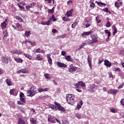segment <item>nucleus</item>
<instances>
[{"instance_id": "nucleus-48", "label": "nucleus", "mask_w": 124, "mask_h": 124, "mask_svg": "<svg viewBox=\"0 0 124 124\" xmlns=\"http://www.w3.org/2000/svg\"><path fill=\"white\" fill-rule=\"evenodd\" d=\"M106 27L107 28H110V27H111V23H110V21H108L107 22Z\"/></svg>"}, {"instance_id": "nucleus-35", "label": "nucleus", "mask_w": 124, "mask_h": 124, "mask_svg": "<svg viewBox=\"0 0 124 124\" xmlns=\"http://www.w3.org/2000/svg\"><path fill=\"white\" fill-rule=\"evenodd\" d=\"M91 37L92 39V40H95L96 41H98L97 38L95 35L93 34L91 35Z\"/></svg>"}, {"instance_id": "nucleus-23", "label": "nucleus", "mask_w": 124, "mask_h": 124, "mask_svg": "<svg viewBox=\"0 0 124 124\" xmlns=\"http://www.w3.org/2000/svg\"><path fill=\"white\" fill-rule=\"evenodd\" d=\"M47 12L50 14H54V13L55 12V7H53L52 9H48Z\"/></svg>"}, {"instance_id": "nucleus-21", "label": "nucleus", "mask_w": 124, "mask_h": 124, "mask_svg": "<svg viewBox=\"0 0 124 124\" xmlns=\"http://www.w3.org/2000/svg\"><path fill=\"white\" fill-rule=\"evenodd\" d=\"M30 121L32 124H37V120L36 119H34L33 118H30Z\"/></svg>"}, {"instance_id": "nucleus-38", "label": "nucleus", "mask_w": 124, "mask_h": 124, "mask_svg": "<svg viewBox=\"0 0 124 124\" xmlns=\"http://www.w3.org/2000/svg\"><path fill=\"white\" fill-rule=\"evenodd\" d=\"M75 116L76 117V118H77L78 119H82V115L79 113H77L75 114Z\"/></svg>"}, {"instance_id": "nucleus-10", "label": "nucleus", "mask_w": 124, "mask_h": 124, "mask_svg": "<svg viewBox=\"0 0 124 124\" xmlns=\"http://www.w3.org/2000/svg\"><path fill=\"white\" fill-rule=\"evenodd\" d=\"M104 62V65L106 66H107L108 67H111V66H112V62H109L108 60H105Z\"/></svg>"}, {"instance_id": "nucleus-33", "label": "nucleus", "mask_w": 124, "mask_h": 124, "mask_svg": "<svg viewBox=\"0 0 124 124\" xmlns=\"http://www.w3.org/2000/svg\"><path fill=\"white\" fill-rule=\"evenodd\" d=\"M16 20H19V22H21V23H23L24 22V20H23V18H21L20 16H16Z\"/></svg>"}, {"instance_id": "nucleus-55", "label": "nucleus", "mask_w": 124, "mask_h": 124, "mask_svg": "<svg viewBox=\"0 0 124 124\" xmlns=\"http://www.w3.org/2000/svg\"><path fill=\"white\" fill-rule=\"evenodd\" d=\"M96 20L98 23H101V20L98 18V17H96Z\"/></svg>"}, {"instance_id": "nucleus-34", "label": "nucleus", "mask_w": 124, "mask_h": 124, "mask_svg": "<svg viewBox=\"0 0 124 124\" xmlns=\"http://www.w3.org/2000/svg\"><path fill=\"white\" fill-rule=\"evenodd\" d=\"M95 3H97V4H98V5H103L105 6V5H107V4H106V3H104L102 2H98L97 1H95Z\"/></svg>"}, {"instance_id": "nucleus-54", "label": "nucleus", "mask_w": 124, "mask_h": 124, "mask_svg": "<svg viewBox=\"0 0 124 124\" xmlns=\"http://www.w3.org/2000/svg\"><path fill=\"white\" fill-rule=\"evenodd\" d=\"M103 11L104 12H106L107 13H108L109 11H108V8H105L103 9Z\"/></svg>"}, {"instance_id": "nucleus-4", "label": "nucleus", "mask_w": 124, "mask_h": 124, "mask_svg": "<svg viewBox=\"0 0 124 124\" xmlns=\"http://www.w3.org/2000/svg\"><path fill=\"white\" fill-rule=\"evenodd\" d=\"M47 121L49 123H52V124H55V123H56V117L49 114L48 115Z\"/></svg>"}, {"instance_id": "nucleus-40", "label": "nucleus", "mask_w": 124, "mask_h": 124, "mask_svg": "<svg viewBox=\"0 0 124 124\" xmlns=\"http://www.w3.org/2000/svg\"><path fill=\"white\" fill-rule=\"evenodd\" d=\"M78 25V22H75L73 24H72V28L73 29H74L76 28V27Z\"/></svg>"}, {"instance_id": "nucleus-17", "label": "nucleus", "mask_w": 124, "mask_h": 124, "mask_svg": "<svg viewBox=\"0 0 124 124\" xmlns=\"http://www.w3.org/2000/svg\"><path fill=\"white\" fill-rule=\"evenodd\" d=\"M65 60L68 62H74V60L70 57V55L65 56Z\"/></svg>"}, {"instance_id": "nucleus-6", "label": "nucleus", "mask_w": 124, "mask_h": 124, "mask_svg": "<svg viewBox=\"0 0 124 124\" xmlns=\"http://www.w3.org/2000/svg\"><path fill=\"white\" fill-rule=\"evenodd\" d=\"M77 68H78V67L74 66L73 64H71L70 65V68L68 69V71L70 72V73H72V72H75V71L77 70Z\"/></svg>"}, {"instance_id": "nucleus-50", "label": "nucleus", "mask_w": 124, "mask_h": 124, "mask_svg": "<svg viewBox=\"0 0 124 124\" xmlns=\"http://www.w3.org/2000/svg\"><path fill=\"white\" fill-rule=\"evenodd\" d=\"M24 96H25V94H24V93H23L22 92H20L19 94L20 98H23Z\"/></svg>"}, {"instance_id": "nucleus-44", "label": "nucleus", "mask_w": 124, "mask_h": 124, "mask_svg": "<svg viewBox=\"0 0 124 124\" xmlns=\"http://www.w3.org/2000/svg\"><path fill=\"white\" fill-rule=\"evenodd\" d=\"M96 42H98V41L93 40V41L89 43L88 45H91V44H94V43H96Z\"/></svg>"}, {"instance_id": "nucleus-64", "label": "nucleus", "mask_w": 124, "mask_h": 124, "mask_svg": "<svg viewBox=\"0 0 124 124\" xmlns=\"http://www.w3.org/2000/svg\"><path fill=\"white\" fill-rule=\"evenodd\" d=\"M39 93H42L43 92V89L39 88L38 90Z\"/></svg>"}, {"instance_id": "nucleus-16", "label": "nucleus", "mask_w": 124, "mask_h": 124, "mask_svg": "<svg viewBox=\"0 0 124 124\" xmlns=\"http://www.w3.org/2000/svg\"><path fill=\"white\" fill-rule=\"evenodd\" d=\"M36 59L37 61H43L44 60L43 56L41 54H37L36 55Z\"/></svg>"}, {"instance_id": "nucleus-45", "label": "nucleus", "mask_w": 124, "mask_h": 124, "mask_svg": "<svg viewBox=\"0 0 124 124\" xmlns=\"http://www.w3.org/2000/svg\"><path fill=\"white\" fill-rule=\"evenodd\" d=\"M46 23L47 26H50V25L52 24V21H51L49 19L47 22H46Z\"/></svg>"}, {"instance_id": "nucleus-32", "label": "nucleus", "mask_w": 124, "mask_h": 124, "mask_svg": "<svg viewBox=\"0 0 124 124\" xmlns=\"http://www.w3.org/2000/svg\"><path fill=\"white\" fill-rule=\"evenodd\" d=\"M25 35L24 36H27V37H28V36H30L31 33V31H26L25 32Z\"/></svg>"}, {"instance_id": "nucleus-28", "label": "nucleus", "mask_w": 124, "mask_h": 124, "mask_svg": "<svg viewBox=\"0 0 124 124\" xmlns=\"http://www.w3.org/2000/svg\"><path fill=\"white\" fill-rule=\"evenodd\" d=\"M37 53H42V54H45V51L42 50L40 48H38L36 50Z\"/></svg>"}, {"instance_id": "nucleus-39", "label": "nucleus", "mask_w": 124, "mask_h": 124, "mask_svg": "<svg viewBox=\"0 0 124 124\" xmlns=\"http://www.w3.org/2000/svg\"><path fill=\"white\" fill-rule=\"evenodd\" d=\"M105 33L106 34H108V36H111V32L109 31V30H105Z\"/></svg>"}, {"instance_id": "nucleus-47", "label": "nucleus", "mask_w": 124, "mask_h": 124, "mask_svg": "<svg viewBox=\"0 0 124 124\" xmlns=\"http://www.w3.org/2000/svg\"><path fill=\"white\" fill-rule=\"evenodd\" d=\"M108 74L109 77H110V78H114V76L113 75V74H112V72H108Z\"/></svg>"}, {"instance_id": "nucleus-42", "label": "nucleus", "mask_w": 124, "mask_h": 124, "mask_svg": "<svg viewBox=\"0 0 124 124\" xmlns=\"http://www.w3.org/2000/svg\"><path fill=\"white\" fill-rule=\"evenodd\" d=\"M28 43H30L31 45H33V46L36 45V42H31V41H29L28 42Z\"/></svg>"}, {"instance_id": "nucleus-61", "label": "nucleus", "mask_w": 124, "mask_h": 124, "mask_svg": "<svg viewBox=\"0 0 124 124\" xmlns=\"http://www.w3.org/2000/svg\"><path fill=\"white\" fill-rule=\"evenodd\" d=\"M61 54H62V56H65V55H66V52H65V51H62L61 52Z\"/></svg>"}, {"instance_id": "nucleus-15", "label": "nucleus", "mask_w": 124, "mask_h": 124, "mask_svg": "<svg viewBox=\"0 0 124 124\" xmlns=\"http://www.w3.org/2000/svg\"><path fill=\"white\" fill-rule=\"evenodd\" d=\"M47 58V61L48 62L49 64H52L53 63L52 58H51V54H48L46 55Z\"/></svg>"}, {"instance_id": "nucleus-30", "label": "nucleus", "mask_w": 124, "mask_h": 124, "mask_svg": "<svg viewBox=\"0 0 124 124\" xmlns=\"http://www.w3.org/2000/svg\"><path fill=\"white\" fill-rule=\"evenodd\" d=\"M24 56H25V57H26V58H27V59H28L30 61L32 60V57L29 54H27L26 53H24Z\"/></svg>"}, {"instance_id": "nucleus-8", "label": "nucleus", "mask_w": 124, "mask_h": 124, "mask_svg": "<svg viewBox=\"0 0 124 124\" xmlns=\"http://www.w3.org/2000/svg\"><path fill=\"white\" fill-rule=\"evenodd\" d=\"M85 86H86V84L82 81L78 82V83L75 85V87L76 88H78L79 87V86L84 88Z\"/></svg>"}, {"instance_id": "nucleus-7", "label": "nucleus", "mask_w": 124, "mask_h": 124, "mask_svg": "<svg viewBox=\"0 0 124 124\" xmlns=\"http://www.w3.org/2000/svg\"><path fill=\"white\" fill-rule=\"evenodd\" d=\"M95 84H90L88 87V90L90 93H94Z\"/></svg>"}, {"instance_id": "nucleus-59", "label": "nucleus", "mask_w": 124, "mask_h": 124, "mask_svg": "<svg viewBox=\"0 0 124 124\" xmlns=\"http://www.w3.org/2000/svg\"><path fill=\"white\" fill-rule=\"evenodd\" d=\"M120 103H121V105H123V106H124V99H122L121 100Z\"/></svg>"}, {"instance_id": "nucleus-46", "label": "nucleus", "mask_w": 124, "mask_h": 124, "mask_svg": "<svg viewBox=\"0 0 124 124\" xmlns=\"http://www.w3.org/2000/svg\"><path fill=\"white\" fill-rule=\"evenodd\" d=\"M94 6H95V4L93 2H91L90 4L91 8H94Z\"/></svg>"}, {"instance_id": "nucleus-31", "label": "nucleus", "mask_w": 124, "mask_h": 124, "mask_svg": "<svg viewBox=\"0 0 124 124\" xmlns=\"http://www.w3.org/2000/svg\"><path fill=\"white\" fill-rule=\"evenodd\" d=\"M112 70H113V71H118V72H121V69H120L119 67L115 66L112 68Z\"/></svg>"}, {"instance_id": "nucleus-26", "label": "nucleus", "mask_w": 124, "mask_h": 124, "mask_svg": "<svg viewBox=\"0 0 124 124\" xmlns=\"http://www.w3.org/2000/svg\"><path fill=\"white\" fill-rule=\"evenodd\" d=\"M49 19L50 21H53V22H56V21H57V18H56L54 15H52V16L49 17Z\"/></svg>"}, {"instance_id": "nucleus-58", "label": "nucleus", "mask_w": 124, "mask_h": 124, "mask_svg": "<svg viewBox=\"0 0 124 124\" xmlns=\"http://www.w3.org/2000/svg\"><path fill=\"white\" fill-rule=\"evenodd\" d=\"M16 28H20V27H22V25H21V24L19 23H16Z\"/></svg>"}, {"instance_id": "nucleus-29", "label": "nucleus", "mask_w": 124, "mask_h": 124, "mask_svg": "<svg viewBox=\"0 0 124 124\" xmlns=\"http://www.w3.org/2000/svg\"><path fill=\"white\" fill-rule=\"evenodd\" d=\"M44 76L46 80H50V79H51V76L49 74L46 73L44 75Z\"/></svg>"}, {"instance_id": "nucleus-9", "label": "nucleus", "mask_w": 124, "mask_h": 124, "mask_svg": "<svg viewBox=\"0 0 124 124\" xmlns=\"http://www.w3.org/2000/svg\"><path fill=\"white\" fill-rule=\"evenodd\" d=\"M17 73L18 74H20V73H24V74H27L29 73V70H27L26 68L22 69L17 71Z\"/></svg>"}, {"instance_id": "nucleus-37", "label": "nucleus", "mask_w": 124, "mask_h": 124, "mask_svg": "<svg viewBox=\"0 0 124 124\" xmlns=\"http://www.w3.org/2000/svg\"><path fill=\"white\" fill-rule=\"evenodd\" d=\"M86 43H82V44H81L79 47L78 48V50H81V49H82V48H83V47H84V46H86Z\"/></svg>"}, {"instance_id": "nucleus-18", "label": "nucleus", "mask_w": 124, "mask_h": 124, "mask_svg": "<svg viewBox=\"0 0 124 124\" xmlns=\"http://www.w3.org/2000/svg\"><path fill=\"white\" fill-rule=\"evenodd\" d=\"M92 33H93V31H90L88 32L85 31V32H83L81 34V35L82 36H88V35H90V34H92Z\"/></svg>"}, {"instance_id": "nucleus-24", "label": "nucleus", "mask_w": 124, "mask_h": 124, "mask_svg": "<svg viewBox=\"0 0 124 124\" xmlns=\"http://www.w3.org/2000/svg\"><path fill=\"white\" fill-rule=\"evenodd\" d=\"M1 60L3 63H8V59L6 57H2Z\"/></svg>"}, {"instance_id": "nucleus-2", "label": "nucleus", "mask_w": 124, "mask_h": 124, "mask_svg": "<svg viewBox=\"0 0 124 124\" xmlns=\"http://www.w3.org/2000/svg\"><path fill=\"white\" fill-rule=\"evenodd\" d=\"M66 98L67 103L71 105H73V104L75 102V97L72 94H67Z\"/></svg>"}, {"instance_id": "nucleus-1", "label": "nucleus", "mask_w": 124, "mask_h": 124, "mask_svg": "<svg viewBox=\"0 0 124 124\" xmlns=\"http://www.w3.org/2000/svg\"><path fill=\"white\" fill-rule=\"evenodd\" d=\"M54 104L55 105L51 104H49L48 105L49 108L52 109V110H55V111H57V110H59V111H61L62 112H65V109H64V108L62 106L60 103L57 102H55Z\"/></svg>"}, {"instance_id": "nucleus-12", "label": "nucleus", "mask_w": 124, "mask_h": 124, "mask_svg": "<svg viewBox=\"0 0 124 124\" xmlns=\"http://www.w3.org/2000/svg\"><path fill=\"white\" fill-rule=\"evenodd\" d=\"M87 61L88 62V64L89 65L90 69H93V66L92 65V58H91V56H90L89 55L88 56Z\"/></svg>"}, {"instance_id": "nucleus-43", "label": "nucleus", "mask_w": 124, "mask_h": 124, "mask_svg": "<svg viewBox=\"0 0 124 124\" xmlns=\"http://www.w3.org/2000/svg\"><path fill=\"white\" fill-rule=\"evenodd\" d=\"M66 37V34H64L63 35L59 36L57 37L58 38H64Z\"/></svg>"}, {"instance_id": "nucleus-63", "label": "nucleus", "mask_w": 124, "mask_h": 124, "mask_svg": "<svg viewBox=\"0 0 124 124\" xmlns=\"http://www.w3.org/2000/svg\"><path fill=\"white\" fill-rule=\"evenodd\" d=\"M124 83H122L121 85L118 87V89H122V88H124Z\"/></svg>"}, {"instance_id": "nucleus-5", "label": "nucleus", "mask_w": 124, "mask_h": 124, "mask_svg": "<svg viewBox=\"0 0 124 124\" xmlns=\"http://www.w3.org/2000/svg\"><path fill=\"white\" fill-rule=\"evenodd\" d=\"M108 93L110 94L116 95L119 93V90L118 89H109L108 91Z\"/></svg>"}, {"instance_id": "nucleus-53", "label": "nucleus", "mask_w": 124, "mask_h": 124, "mask_svg": "<svg viewBox=\"0 0 124 124\" xmlns=\"http://www.w3.org/2000/svg\"><path fill=\"white\" fill-rule=\"evenodd\" d=\"M66 15L67 17H70V16H72V14L70 12H67Z\"/></svg>"}, {"instance_id": "nucleus-60", "label": "nucleus", "mask_w": 124, "mask_h": 124, "mask_svg": "<svg viewBox=\"0 0 124 124\" xmlns=\"http://www.w3.org/2000/svg\"><path fill=\"white\" fill-rule=\"evenodd\" d=\"M104 62V60H99L98 62V64H101L102 63V62Z\"/></svg>"}, {"instance_id": "nucleus-36", "label": "nucleus", "mask_w": 124, "mask_h": 124, "mask_svg": "<svg viewBox=\"0 0 124 124\" xmlns=\"http://www.w3.org/2000/svg\"><path fill=\"white\" fill-rule=\"evenodd\" d=\"M15 51L16 52V54H17L18 55H22L23 54V52L20 50H15Z\"/></svg>"}, {"instance_id": "nucleus-49", "label": "nucleus", "mask_w": 124, "mask_h": 124, "mask_svg": "<svg viewBox=\"0 0 124 124\" xmlns=\"http://www.w3.org/2000/svg\"><path fill=\"white\" fill-rule=\"evenodd\" d=\"M20 100L21 102L24 103H26V100L25 99V98H20Z\"/></svg>"}, {"instance_id": "nucleus-14", "label": "nucleus", "mask_w": 124, "mask_h": 124, "mask_svg": "<svg viewBox=\"0 0 124 124\" xmlns=\"http://www.w3.org/2000/svg\"><path fill=\"white\" fill-rule=\"evenodd\" d=\"M112 30L113 31L112 32L113 35H116V33L118 32V29H117V27H116V26L113 25L112 26Z\"/></svg>"}, {"instance_id": "nucleus-62", "label": "nucleus", "mask_w": 124, "mask_h": 124, "mask_svg": "<svg viewBox=\"0 0 124 124\" xmlns=\"http://www.w3.org/2000/svg\"><path fill=\"white\" fill-rule=\"evenodd\" d=\"M17 104L18 105H22V104H24L23 102H22L21 101H17Z\"/></svg>"}, {"instance_id": "nucleus-56", "label": "nucleus", "mask_w": 124, "mask_h": 124, "mask_svg": "<svg viewBox=\"0 0 124 124\" xmlns=\"http://www.w3.org/2000/svg\"><path fill=\"white\" fill-rule=\"evenodd\" d=\"M80 108H82V106H81L80 104L77 105V109H78V110H79V109H80Z\"/></svg>"}, {"instance_id": "nucleus-11", "label": "nucleus", "mask_w": 124, "mask_h": 124, "mask_svg": "<svg viewBox=\"0 0 124 124\" xmlns=\"http://www.w3.org/2000/svg\"><path fill=\"white\" fill-rule=\"evenodd\" d=\"M57 64L59 67H63L64 68L67 67V65L60 62H57Z\"/></svg>"}, {"instance_id": "nucleus-3", "label": "nucleus", "mask_w": 124, "mask_h": 124, "mask_svg": "<svg viewBox=\"0 0 124 124\" xmlns=\"http://www.w3.org/2000/svg\"><path fill=\"white\" fill-rule=\"evenodd\" d=\"M35 90H36V87L32 86L30 90L28 91V93L29 94V96H33L35 94Z\"/></svg>"}, {"instance_id": "nucleus-41", "label": "nucleus", "mask_w": 124, "mask_h": 124, "mask_svg": "<svg viewBox=\"0 0 124 124\" xmlns=\"http://www.w3.org/2000/svg\"><path fill=\"white\" fill-rule=\"evenodd\" d=\"M17 4L19 8H20V9H21V10H24V9H25V8L23 6L20 5L19 3H17Z\"/></svg>"}, {"instance_id": "nucleus-57", "label": "nucleus", "mask_w": 124, "mask_h": 124, "mask_svg": "<svg viewBox=\"0 0 124 124\" xmlns=\"http://www.w3.org/2000/svg\"><path fill=\"white\" fill-rule=\"evenodd\" d=\"M76 91H77V92L78 93H82V91L81 89H80V87L76 88Z\"/></svg>"}, {"instance_id": "nucleus-27", "label": "nucleus", "mask_w": 124, "mask_h": 124, "mask_svg": "<svg viewBox=\"0 0 124 124\" xmlns=\"http://www.w3.org/2000/svg\"><path fill=\"white\" fill-rule=\"evenodd\" d=\"M17 124H26V123L22 119V118H19Z\"/></svg>"}, {"instance_id": "nucleus-51", "label": "nucleus", "mask_w": 124, "mask_h": 124, "mask_svg": "<svg viewBox=\"0 0 124 124\" xmlns=\"http://www.w3.org/2000/svg\"><path fill=\"white\" fill-rule=\"evenodd\" d=\"M62 124H69V122L66 120H64L62 121Z\"/></svg>"}, {"instance_id": "nucleus-52", "label": "nucleus", "mask_w": 124, "mask_h": 124, "mask_svg": "<svg viewBox=\"0 0 124 124\" xmlns=\"http://www.w3.org/2000/svg\"><path fill=\"white\" fill-rule=\"evenodd\" d=\"M115 6L117 8H119L120 7V6L119 5V3H118V2L116 1L115 2Z\"/></svg>"}, {"instance_id": "nucleus-22", "label": "nucleus", "mask_w": 124, "mask_h": 124, "mask_svg": "<svg viewBox=\"0 0 124 124\" xmlns=\"http://www.w3.org/2000/svg\"><path fill=\"white\" fill-rule=\"evenodd\" d=\"M5 81L8 86H12V81L11 80H10V79L7 78Z\"/></svg>"}, {"instance_id": "nucleus-13", "label": "nucleus", "mask_w": 124, "mask_h": 124, "mask_svg": "<svg viewBox=\"0 0 124 124\" xmlns=\"http://www.w3.org/2000/svg\"><path fill=\"white\" fill-rule=\"evenodd\" d=\"M6 26H7V20L6 19L3 23L1 24L2 30H4L5 28H6Z\"/></svg>"}, {"instance_id": "nucleus-20", "label": "nucleus", "mask_w": 124, "mask_h": 124, "mask_svg": "<svg viewBox=\"0 0 124 124\" xmlns=\"http://www.w3.org/2000/svg\"><path fill=\"white\" fill-rule=\"evenodd\" d=\"M10 94H12L13 95H17V91L14 89L10 90Z\"/></svg>"}, {"instance_id": "nucleus-19", "label": "nucleus", "mask_w": 124, "mask_h": 124, "mask_svg": "<svg viewBox=\"0 0 124 124\" xmlns=\"http://www.w3.org/2000/svg\"><path fill=\"white\" fill-rule=\"evenodd\" d=\"M15 61L17 62V63H23V59L22 58H17V57H16L14 58Z\"/></svg>"}, {"instance_id": "nucleus-25", "label": "nucleus", "mask_w": 124, "mask_h": 124, "mask_svg": "<svg viewBox=\"0 0 124 124\" xmlns=\"http://www.w3.org/2000/svg\"><path fill=\"white\" fill-rule=\"evenodd\" d=\"M3 39H6V37H7V31L6 30H4L3 34Z\"/></svg>"}]
</instances>
